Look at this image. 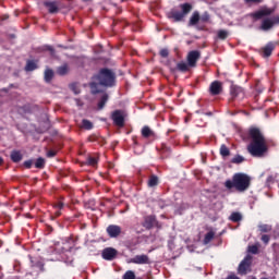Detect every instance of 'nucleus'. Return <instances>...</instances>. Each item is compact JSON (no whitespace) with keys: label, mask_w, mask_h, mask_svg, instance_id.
Segmentation results:
<instances>
[{"label":"nucleus","mask_w":279,"mask_h":279,"mask_svg":"<svg viewBox=\"0 0 279 279\" xmlns=\"http://www.w3.org/2000/svg\"><path fill=\"white\" fill-rule=\"evenodd\" d=\"M82 128L84 130H93V122L85 119V120L82 121Z\"/></svg>","instance_id":"33"},{"label":"nucleus","mask_w":279,"mask_h":279,"mask_svg":"<svg viewBox=\"0 0 279 279\" xmlns=\"http://www.w3.org/2000/svg\"><path fill=\"white\" fill-rule=\"evenodd\" d=\"M122 232L121 227L117 225H111L107 228V233L111 239H117V236H120Z\"/></svg>","instance_id":"10"},{"label":"nucleus","mask_w":279,"mask_h":279,"mask_svg":"<svg viewBox=\"0 0 279 279\" xmlns=\"http://www.w3.org/2000/svg\"><path fill=\"white\" fill-rule=\"evenodd\" d=\"M36 169H45V159L39 157L35 162Z\"/></svg>","instance_id":"31"},{"label":"nucleus","mask_w":279,"mask_h":279,"mask_svg":"<svg viewBox=\"0 0 279 279\" xmlns=\"http://www.w3.org/2000/svg\"><path fill=\"white\" fill-rule=\"evenodd\" d=\"M223 90V86L221 85V82L215 81L209 86V93L210 95H221Z\"/></svg>","instance_id":"9"},{"label":"nucleus","mask_w":279,"mask_h":279,"mask_svg":"<svg viewBox=\"0 0 279 279\" xmlns=\"http://www.w3.org/2000/svg\"><path fill=\"white\" fill-rule=\"evenodd\" d=\"M51 80H53V71L48 69L45 71V81L50 82Z\"/></svg>","instance_id":"35"},{"label":"nucleus","mask_w":279,"mask_h":279,"mask_svg":"<svg viewBox=\"0 0 279 279\" xmlns=\"http://www.w3.org/2000/svg\"><path fill=\"white\" fill-rule=\"evenodd\" d=\"M169 151H171V149L169 148V147H167V145H162L161 146V154H167V153H169Z\"/></svg>","instance_id":"43"},{"label":"nucleus","mask_w":279,"mask_h":279,"mask_svg":"<svg viewBox=\"0 0 279 279\" xmlns=\"http://www.w3.org/2000/svg\"><path fill=\"white\" fill-rule=\"evenodd\" d=\"M157 223L158 220H156V216H146L144 218L143 227L146 228V230H151Z\"/></svg>","instance_id":"11"},{"label":"nucleus","mask_w":279,"mask_h":279,"mask_svg":"<svg viewBox=\"0 0 279 279\" xmlns=\"http://www.w3.org/2000/svg\"><path fill=\"white\" fill-rule=\"evenodd\" d=\"M142 136H144V138H151L156 136V133H154V131L149 126H144L142 129Z\"/></svg>","instance_id":"18"},{"label":"nucleus","mask_w":279,"mask_h":279,"mask_svg":"<svg viewBox=\"0 0 279 279\" xmlns=\"http://www.w3.org/2000/svg\"><path fill=\"white\" fill-rule=\"evenodd\" d=\"M54 206H56V208L61 209V208H63L64 204H62V203L59 202V203H57Z\"/></svg>","instance_id":"47"},{"label":"nucleus","mask_w":279,"mask_h":279,"mask_svg":"<svg viewBox=\"0 0 279 279\" xmlns=\"http://www.w3.org/2000/svg\"><path fill=\"white\" fill-rule=\"evenodd\" d=\"M264 0H244V3L246 5H258L259 3H263Z\"/></svg>","instance_id":"37"},{"label":"nucleus","mask_w":279,"mask_h":279,"mask_svg":"<svg viewBox=\"0 0 279 279\" xmlns=\"http://www.w3.org/2000/svg\"><path fill=\"white\" fill-rule=\"evenodd\" d=\"M87 163H88L90 167H97V157H88V158H87Z\"/></svg>","instance_id":"40"},{"label":"nucleus","mask_w":279,"mask_h":279,"mask_svg":"<svg viewBox=\"0 0 279 279\" xmlns=\"http://www.w3.org/2000/svg\"><path fill=\"white\" fill-rule=\"evenodd\" d=\"M117 254H119V251L113 247H107L102 251V258L105 260H114V258H117Z\"/></svg>","instance_id":"8"},{"label":"nucleus","mask_w":279,"mask_h":279,"mask_svg":"<svg viewBox=\"0 0 279 279\" xmlns=\"http://www.w3.org/2000/svg\"><path fill=\"white\" fill-rule=\"evenodd\" d=\"M257 228H258L259 234H269V232H271L272 230L271 225H265V223H259Z\"/></svg>","instance_id":"17"},{"label":"nucleus","mask_w":279,"mask_h":279,"mask_svg":"<svg viewBox=\"0 0 279 279\" xmlns=\"http://www.w3.org/2000/svg\"><path fill=\"white\" fill-rule=\"evenodd\" d=\"M231 97L232 99H243L245 97V93L243 92L242 87H239L236 85L231 86Z\"/></svg>","instance_id":"12"},{"label":"nucleus","mask_w":279,"mask_h":279,"mask_svg":"<svg viewBox=\"0 0 279 279\" xmlns=\"http://www.w3.org/2000/svg\"><path fill=\"white\" fill-rule=\"evenodd\" d=\"M57 217H60V211H57Z\"/></svg>","instance_id":"51"},{"label":"nucleus","mask_w":279,"mask_h":279,"mask_svg":"<svg viewBox=\"0 0 279 279\" xmlns=\"http://www.w3.org/2000/svg\"><path fill=\"white\" fill-rule=\"evenodd\" d=\"M56 154H58V151H56V150H49V151L47 153V156H48V158H53V157L56 156Z\"/></svg>","instance_id":"45"},{"label":"nucleus","mask_w":279,"mask_h":279,"mask_svg":"<svg viewBox=\"0 0 279 279\" xmlns=\"http://www.w3.org/2000/svg\"><path fill=\"white\" fill-rule=\"evenodd\" d=\"M267 181L268 182H272L274 181V177H268Z\"/></svg>","instance_id":"48"},{"label":"nucleus","mask_w":279,"mask_h":279,"mask_svg":"<svg viewBox=\"0 0 279 279\" xmlns=\"http://www.w3.org/2000/svg\"><path fill=\"white\" fill-rule=\"evenodd\" d=\"M272 12H274V9L264 8L254 13V19L260 20L263 19V16H271Z\"/></svg>","instance_id":"15"},{"label":"nucleus","mask_w":279,"mask_h":279,"mask_svg":"<svg viewBox=\"0 0 279 279\" xmlns=\"http://www.w3.org/2000/svg\"><path fill=\"white\" fill-rule=\"evenodd\" d=\"M89 143H98L99 145H105L106 140L99 135H90L88 137Z\"/></svg>","instance_id":"19"},{"label":"nucleus","mask_w":279,"mask_h":279,"mask_svg":"<svg viewBox=\"0 0 279 279\" xmlns=\"http://www.w3.org/2000/svg\"><path fill=\"white\" fill-rule=\"evenodd\" d=\"M46 8L50 14H56L58 12V4L56 2H45Z\"/></svg>","instance_id":"20"},{"label":"nucleus","mask_w":279,"mask_h":279,"mask_svg":"<svg viewBox=\"0 0 279 279\" xmlns=\"http://www.w3.org/2000/svg\"><path fill=\"white\" fill-rule=\"evenodd\" d=\"M197 23H199V13L194 12L190 19L189 25L190 27H192L193 25H197Z\"/></svg>","instance_id":"24"},{"label":"nucleus","mask_w":279,"mask_h":279,"mask_svg":"<svg viewBox=\"0 0 279 279\" xmlns=\"http://www.w3.org/2000/svg\"><path fill=\"white\" fill-rule=\"evenodd\" d=\"M107 102H108V94H102L98 102V110H104Z\"/></svg>","instance_id":"23"},{"label":"nucleus","mask_w":279,"mask_h":279,"mask_svg":"<svg viewBox=\"0 0 279 279\" xmlns=\"http://www.w3.org/2000/svg\"><path fill=\"white\" fill-rule=\"evenodd\" d=\"M89 86L93 95H97V93H99V84L93 82L89 84Z\"/></svg>","instance_id":"36"},{"label":"nucleus","mask_w":279,"mask_h":279,"mask_svg":"<svg viewBox=\"0 0 279 279\" xmlns=\"http://www.w3.org/2000/svg\"><path fill=\"white\" fill-rule=\"evenodd\" d=\"M213 239H215V231H209L205 234L203 242L205 245H208V243H210V241H213Z\"/></svg>","instance_id":"26"},{"label":"nucleus","mask_w":279,"mask_h":279,"mask_svg":"<svg viewBox=\"0 0 279 279\" xmlns=\"http://www.w3.org/2000/svg\"><path fill=\"white\" fill-rule=\"evenodd\" d=\"M252 184V178L245 173H235L232 181L228 180L225 183L227 189H235L239 193H245L250 185Z\"/></svg>","instance_id":"2"},{"label":"nucleus","mask_w":279,"mask_h":279,"mask_svg":"<svg viewBox=\"0 0 279 279\" xmlns=\"http://www.w3.org/2000/svg\"><path fill=\"white\" fill-rule=\"evenodd\" d=\"M58 75H66V73H69V65L63 64L61 66L58 68L57 70Z\"/></svg>","instance_id":"27"},{"label":"nucleus","mask_w":279,"mask_h":279,"mask_svg":"<svg viewBox=\"0 0 279 279\" xmlns=\"http://www.w3.org/2000/svg\"><path fill=\"white\" fill-rule=\"evenodd\" d=\"M250 144L247 145V151L254 158H263L269 151V145L260 129L252 128L248 131Z\"/></svg>","instance_id":"1"},{"label":"nucleus","mask_w":279,"mask_h":279,"mask_svg":"<svg viewBox=\"0 0 279 279\" xmlns=\"http://www.w3.org/2000/svg\"><path fill=\"white\" fill-rule=\"evenodd\" d=\"M130 263H134L135 265H149V256L147 255H136L131 258Z\"/></svg>","instance_id":"13"},{"label":"nucleus","mask_w":279,"mask_h":279,"mask_svg":"<svg viewBox=\"0 0 279 279\" xmlns=\"http://www.w3.org/2000/svg\"><path fill=\"white\" fill-rule=\"evenodd\" d=\"M231 162H233V165H241V162H245V158L241 155H236Z\"/></svg>","instance_id":"30"},{"label":"nucleus","mask_w":279,"mask_h":279,"mask_svg":"<svg viewBox=\"0 0 279 279\" xmlns=\"http://www.w3.org/2000/svg\"><path fill=\"white\" fill-rule=\"evenodd\" d=\"M231 221H234V223L241 221L243 219V216L240 213H233L230 216Z\"/></svg>","instance_id":"28"},{"label":"nucleus","mask_w":279,"mask_h":279,"mask_svg":"<svg viewBox=\"0 0 279 279\" xmlns=\"http://www.w3.org/2000/svg\"><path fill=\"white\" fill-rule=\"evenodd\" d=\"M274 25L275 24L272 17H266L262 21L259 29H262V32H269V29H274Z\"/></svg>","instance_id":"14"},{"label":"nucleus","mask_w":279,"mask_h":279,"mask_svg":"<svg viewBox=\"0 0 279 279\" xmlns=\"http://www.w3.org/2000/svg\"><path fill=\"white\" fill-rule=\"evenodd\" d=\"M179 8L181 11L172 9L168 13V19H173V21L175 23H179L180 21H182L184 19V16H186V14H189L191 12V10H193V5H191V3L180 4Z\"/></svg>","instance_id":"4"},{"label":"nucleus","mask_w":279,"mask_h":279,"mask_svg":"<svg viewBox=\"0 0 279 279\" xmlns=\"http://www.w3.org/2000/svg\"><path fill=\"white\" fill-rule=\"evenodd\" d=\"M228 31H219L218 32V38L220 39V40H226V38H228Z\"/></svg>","instance_id":"39"},{"label":"nucleus","mask_w":279,"mask_h":279,"mask_svg":"<svg viewBox=\"0 0 279 279\" xmlns=\"http://www.w3.org/2000/svg\"><path fill=\"white\" fill-rule=\"evenodd\" d=\"M252 255H246V257L240 263L238 271L241 276H245L248 271H252Z\"/></svg>","instance_id":"5"},{"label":"nucleus","mask_w":279,"mask_h":279,"mask_svg":"<svg viewBox=\"0 0 279 279\" xmlns=\"http://www.w3.org/2000/svg\"><path fill=\"white\" fill-rule=\"evenodd\" d=\"M32 165H34V161L32 160H27L24 162V167H26V169H32Z\"/></svg>","instance_id":"44"},{"label":"nucleus","mask_w":279,"mask_h":279,"mask_svg":"<svg viewBox=\"0 0 279 279\" xmlns=\"http://www.w3.org/2000/svg\"><path fill=\"white\" fill-rule=\"evenodd\" d=\"M0 165H3V158L0 157Z\"/></svg>","instance_id":"49"},{"label":"nucleus","mask_w":279,"mask_h":279,"mask_svg":"<svg viewBox=\"0 0 279 279\" xmlns=\"http://www.w3.org/2000/svg\"><path fill=\"white\" fill-rule=\"evenodd\" d=\"M11 160L13 162H21L23 160V155L19 150H13L11 153Z\"/></svg>","instance_id":"21"},{"label":"nucleus","mask_w":279,"mask_h":279,"mask_svg":"<svg viewBox=\"0 0 279 279\" xmlns=\"http://www.w3.org/2000/svg\"><path fill=\"white\" fill-rule=\"evenodd\" d=\"M202 58V52L198 50H192L187 53V64L189 66L195 68L197 66V60Z\"/></svg>","instance_id":"7"},{"label":"nucleus","mask_w":279,"mask_h":279,"mask_svg":"<svg viewBox=\"0 0 279 279\" xmlns=\"http://www.w3.org/2000/svg\"><path fill=\"white\" fill-rule=\"evenodd\" d=\"M159 56H161V58H168L169 57V49L163 48L160 50Z\"/></svg>","instance_id":"42"},{"label":"nucleus","mask_w":279,"mask_h":279,"mask_svg":"<svg viewBox=\"0 0 279 279\" xmlns=\"http://www.w3.org/2000/svg\"><path fill=\"white\" fill-rule=\"evenodd\" d=\"M48 49H49V51H53V48H51V47H49Z\"/></svg>","instance_id":"50"},{"label":"nucleus","mask_w":279,"mask_h":279,"mask_svg":"<svg viewBox=\"0 0 279 279\" xmlns=\"http://www.w3.org/2000/svg\"><path fill=\"white\" fill-rule=\"evenodd\" d=\"M158 177H156V174H151L148 179V186L150 189H154V186H158Z\"/></svg>","instance_id":"25"},{"label":"nucleus","mask_w":279,"mask_h":279,"mask_svg":"<svg viewBox=\"0 0 279 279\" xmlns=\"http://www.w3.org/2000/svg\"><path fill=\"white\" fill-rule=\"evenodd\" d=\"M96 80L98 81V84L100 86L111 88V86H114L117 75L114 74V72H112V70L104 68L99 71Z\"/></svg>","instance_id":"3"},{"label":"nucleus","mask_w":279,"mask_h":279,"mask_svg":"<svg viewBox=\"0 0 279 279\" xmlns=\"http://www.w3.org/2000/svg\"><path fill=\"white\" fill-rule=\"evenodd\" d=\"M123 279H136V275L134 274V271L129 270L124 274Z\"/></svg>","instance_id":"38"},{"label":"nucleus","mask_w":279,"mask_h":279,"mask_svg":"<svg viewBox=\"0 0 279 279\" xmlns=\"http://www.w3.org/2000/svg\"><path fill=\"white\" fill-rule=\"evenodd\" d=\"M260 241H263L264 245H269V241H271V235L267 233L260 234Z\"/></svg>","instance_id":"32"},{"label":"nucleus","mask_w":279,"mask_h":279,"mask_svg":"<svg viewBox=\"0 0 279 279\" xmlns=\"http://www.w3.org/2000/svg\"><path fill=\"white\" fill-rule=\"evenodd\" d=\"M111 119L117 128H124L125 126V112L123 110H116L111 114Z\"/></svg>","instance_id":"6"},{"label":"nucleus","mask_w":279,"mask_h":279,"mask_svg":"<svg viewBox=\"0 0 279 279\" xmlns=\"http://www.w3.org/2000/svg\"><path fill=\"white\" fill-rule=\"evenodd\" d=\"M189 63H184V62H180L177 64V68L179 71H182L183 73H186V71H189Z\"/></svg>","instance_id":"29"},{"label":"nucleus","mask_w":279,"mask_h":279,"mask_svg":"<svg viewBox=\"0 0 279 279\" xmlns=\"http://www.w3.org/2000/svg\"><path fill=\"white\" fill-rule=\"evenodd\" d=\"M275 25H279V16L271 17Z\"/></svg>","instance_id":"46"},{"label":"nucleus","mask_w":279,"mask_h":279,"mask_svg":"<svg viewBox=\"0 0 279 279\" xmlns=\"http://www.w3.org/2000/svg\"><path fill=\"white\" fill-rule=\"evenodd\" d=\"M250 254H258V245L248 246Z\"/></svg>","instance_id":"41"},{"label":"nucleus","mask_w":279,"mask_h":279,"mask_svg":"<svg viewBox=\"0 0 279 279\" xmlns=\"http://www.w3.org/2000/svg\"><path fill=\"white\" fill-rule=\"evenodd\" d=\"M276 49V44L268 43L264 48H262V53L264 58H269L274 50Z\"/></svg>","instance_id":"16"},{"label":"nucleus","mask_w":279,"mask_h":279,"mask_svg":"<svg viewBox=\"0 0 279 279\" xmlns=\"http://www.w3.org/2000/svg\"><path fill=\"white\" fill-rule=\"evenodd\" d=\"M220 155L223 156V158L230 156V149L226 147V145H221Z\"/></svg>","instance_id":"34"},{"label":"nucleus","mask_w":279,"mask_h":279,"mask_svg":"<svg viewBox=\"0 0 279 279\" xmlns=\"http://www.w3.org/2000/svg\"><path fill=\"white\" fill-rule=\"evenodd\" d=\"M38 63L35 60H28L25 65V71H36Z\"/></svg>","instance_id":"22"}]
</instances>
